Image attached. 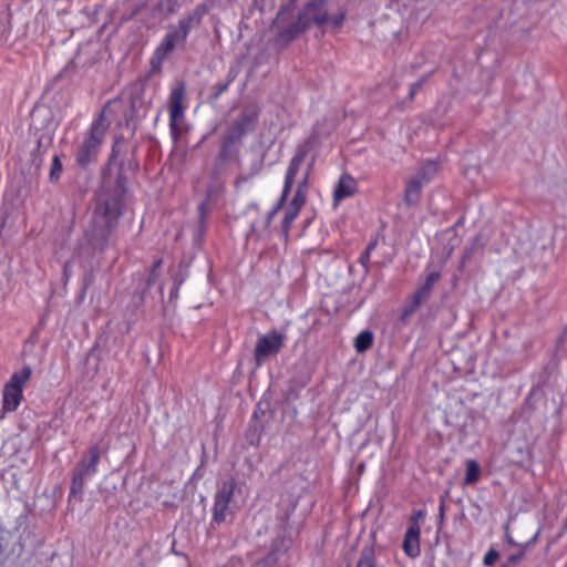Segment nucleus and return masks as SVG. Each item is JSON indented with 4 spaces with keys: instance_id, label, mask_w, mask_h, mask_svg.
Segmentation results:
<instances>
[{
    "instance_id": "nucleus-1",
    "label": "nucleus",
    "mask_w": 567,
    "mask_h": 567,
    "mask_svg": "<svg viewBox=\"0 0 567 567\" xmlns=\"http://www.w3.org/2000/svg\"><path fill=\"white\" fill-rule=\"evenodd\" d=\"M297 0H289L278 11L274 21V29L277 32L276 42L287 45L312 23L323 25L328 21V12L323 9L324 0H313L301 11L295 13Z\"/></svg>"
},
{
    "instance_id": "nucleus-2",
    "label": "nucleus",
    "mask_w": 567,
    "mask_h": 567,
    "mask_svg": "<svg viewBox=\"0 0 567 567\" xmlns=\"http://www.w3.org/2000/svg\"><path fill=\"white\" fill-rule=\"evenodd\" d=\"M122 215V202L110 198L99 206L92 218V226L86 231L89 243L94 249L104 250L109 246L112 231L117 227Z\"/></svg>"
},
{
    "instance_id": "nucleus-3",
    "label": "nucleus",
    "mask_w": 567,
    "mask_h": 567,
    "mask_svg": "<svg viewBox=\"0 0 567 567\" xmlns=\"http://www.w3.org/2000/svg\"><path fill=\"white\" fill-rule=\"evenodd\" d=\"M110 123L106 121L104 112L93 120L75 154V164L79 167L86 169L97 162Z\"/></svg>"
},
{
    "instance_id": "nucleus-4",
    "label": "nucleus",
    "mask_w": 567,
    "mask_h": 567,
    "mask_svg": "<svg viewBox=\"0 0 567 567\" xmlns=\"http://www.w3.org/2000/svg\"><path fill=\"white\" fill-rule=\"evenodd\" d=\"M102 451L99 444H93L83 454L72 472V482L68 499L82 501L86 482L91 481L99 471Z\"/></svg>"
},
{
    "instance_id": "nucleus-5",
    "label": "nucleus",
    "mask_w": 567,
    "mask_h": 567,
    "mask_svg": "<svg viewBox=\"0 0 567 567\" xmlns=\"http://www.w3.org/2000/svg\"><path fill=\"white\" fill-rule=\"evenodd\" d=\"M236 492L240 493V488L234 476H229L218 486L214 495L213 522L216 524L225 523L227 517L235 513L234 497Z\"/></svg>"
},
{
    "instance_id": "nucleus-6",
    "label": "nucleus",
    "mask_w": 567,
    "mask_h": 567,
    "mask_svg": "<svg viewBox=\"0 0 567 567\" xmlns=\"http://www.w3.org/2000/svg\"><path fill=\"white\" fill-rule=\"evenodd\" d=\"M32 375V368L24 365L11 374L2 391V411L11 413L18 410L23 400V389Z\"/></svg>"
},
{
    "instance_id": "nucleus-7",
    "label": "nucleus",
    "mask_w": 567,
    "mask_h": 567,
    "mask_svg": "<svg viewBox=\"0 0 567 567\" xmlns=\"http://www.w3.org/2000/svg\"><path fill=\"white\" fill-rule=\"evenodd\" d=\"M186 93L184 82H179L171 89L169 92V134L172 140L176 143L181 136L178 122L184 118L185 106L183 104Z\"/></svg>"
},
{
    "instance_id": "nucleus-8",
    "label": "nucleus",
    "mask_w": 567,
    "mask_h": 567,
    "mask_svg": "<svg viewBox=\"0 0 567 567\" xmlns=\"http://www.w3.org/2000/svg\"><path fill=\"white\" fill-rule=\"evenodd\" d=\"M285 340L286 336L278 332L277 330H271L268 333L259 337L254 350L256 364L260 367L266 361V359L279 353L284 347Z\"/></svg>"
},
{
    "instance_id": "nucleus-9",
    "label": "nucleus",
    "mask_w": 567,
    "mask_h": 567,
    "mask_svg": "<svg viewBox=\"0 0 567 567\" xmlns=\"http://www.w3.org/2000/svg\"><path fill=\"white\" fill-rule=\"evenodd\" d=\"M311 147H312V142L310 138L307 140L303 144L298 145L296 153L292 156V158L290 159L287 172H286L284 188H282L281 196H280V203H285L288 195L290 194L295 177L298 174V172H299L301 165L303 164Z\"/></svg>"
},
{
    "instance_id": "nucleus-10",
    "label": "nucleus",
    "mask_w": 567,
    "mask_h": 567,
    "mask_svg": "<svg viewBox=\"0 0 567 567\" xmlns=\"http://www.w3.org/2000/svg\"><path fill=\"white\" fill-rule=\"evenodd\" d=\"M186 40L187 35L178 27H169L161 44L156 48L154 58L162 63L176 47L185 44Z\"/></svg>"
},
{
    "instance_id": "nucleus-11",
    "label": "nucleus",
    "mask_w": 567,
    "mask_h": 567,
    "mask_svg": "<svg viewBox=\"0 0 567 567\" xmlns=\"http://www.w3.org/2000/svg\"><path fill=\"white\" fill-rule=\"evenodd\" d=\"M209 8L206 3H198L192 11L187 12L182 19L178 20L177 27L187 37L192 30L198 28L208 13Z\"/></svg>"
},
{
    "instance_id": "nucleus-12",
    "label": "nucleus",
    "mask_w": 567,
    "mask_h": 567,
    "mask_svg": "<svg viewBox=\"0 0 567 567\" xmlns=\"http://www.w3.org/2000/svg\"><path fill=\"white\" fill-rule=\"evenodd\" d=\"M431 293L432 291L421 285L404 305L401 315L402 319H406L412 316L422 303L426 302L431 298Z\"/></svg>"
},
{
    "instance_id": "nucleus-13",
    "label": "nucleus",
    "mask_w": 567,
    "mask_h": 567,
    "mask_svg": "<svg viewBox=\"0 0 567 567\" xmlns=\"http://www.w3.org/2000/svg\"><path fill=\"white\" fill-rule=\"evenodd\" d=\"M420 536L421 528L420 527H408L404 539H403V551L410 558H416L421 554L420 547Z\"/></svg>"
},
{
    "instance_id": "nucleus-14",
    "label": "nucleus",
    "mask_w": 567,
    "mask_h": 567,
    "mask_svg": "<svg viewBox=\"0 0 567 567\" xmlns=\"http://www.w3.org/2000/svg\"><path fill=\"white\" fill-rule=\"evenodd\" d=\"M357 193V182L355 179L348 175L343 174L338 183V186L336 187L333 192V198L334 200H342L347 197H350Z\"/></svg>"
},
{
    "instance_id": "nucleus-15",
    "label": "nucleus",
    "mask_w": 567,
    "mask_h": 567,
    "mask_svg": "<svg viewBox=\"0 0 567 567\" xmlns=\"http://www.w3.org/2000/svg\"><path fill=\"white\" fill-rule=\"evenodd\" d=\"M424 185L425 184L421 181V178L415 176L406 182L404 189V200L408 205L412 206L419 203Z\"/></svg>"
},
{
    "instance_id": "nucleus-16",
    "label": "nucleus",
    "mask_w": 567,
    "mask_h": 567,
    "mask_svg": "<svg viewBox=\"0 0 567 567\" xmlns=\"http://www.w3.org/2000/svg\"><path fill=\"white\" fill-rule=\"evenodd\" d=\"M440 164L437 161L430 159L426 161L420 168L419 173L415 177H420L421 181L426 185L429 184L435 175L439 173Z\"/></svg>"
},
{
    "instance_id": "nucleus-17",
    "label": "nucleus",
    "mask_w": 567,
    "mask_h": 567,
    "mask_svg": "<svg viewBox=\"0 0 567 567\" xmlns=\"http://www.w3.org/2000/svg\"><path fill=\"white\" fill-rule=\"evenodd\" d=\"M257 120V114L252 112H241L238 117L234 121V125L238 128L243 130V134L246 135L254 128L255 122Z\"/></svg>"
},
{
    "instance_id": "nucleus-18",
    "label": "nucleus",
    "mask_w": 567,
    "mask_h": 567,
    "mask_svg": "<svg viewBox=\"0 0 567 567\" xmlns=\"http://www.w3.org/2000/svg\"><path fill=\"white\" fill-rule=\"evenodd\" d=\"M373 332L370 330H363L355 337L353 347L358 353H363L373 346Z\"/></svg>"
},
{
    "instance_id": "nucleus-19",
    "label": "nucleus",
    "mask_w": 567,
    "mask_h": 567,
    "mask_svg": "<svg viewBox=\"0 0 567 567\" xmlns=\"http://www.w3.org/2000/svg\"><path fill=\"white\" fill-rule=\"evenodd\" d=\"M511 461L519 466L530 461V451L526 443L517 445L514 451L511 452Z\"/></svg>"
},
{
    "instance_id": "nucleus-20",
    "label": "nucleus",
    "mask_w": 567,
    "mask_h": 567,
    "mask_svg": "<svg viewBox=\"0 0 567 567\" xmlns=\"http://www.w3.org/2000/svg\"><path fill=\"white\" fill-rule=\"evenodd\" d=\"M481 477L480 464L475 460L466 462V474L464 477V485H473L478 482Z\"/></svg>"
},
{
    "instance_id": "nucleus-21",
    "label": "nucleus",
    "mask_w": 567,
    "mask_h": 567,
    "mask_svg": "<svg viewBox=\"0 0 567 567\" xmlns=\"http://www.w3.org/2000/svg\"><path fill=\"white\" fill-rule=\"evenodd\" d=\"M355 567H377L374 546H365L362 548Z\"/></svg>"
},
{
    "instance_id": "nucleus-22",
    "label": "nucleus",
    "mask_w": 567,
    "mask_h": 567,
    "mask_svg": "<svg viewBox=\"0 0 567 567\" xmlns=\"http://www.w3.org/2000/svg\"><path fill=\"white\" fill-rule=\"evenodd\" d=\"M300 213V209L296 208L295 206H289L285 210V216L282 219V234L285 238L287 239L289 236V231L291 228L292 223L298 217Z\"/></svg>"
},
{
    "instance_id": "nucleus-23",
    "label": "nucleus",
    "mask_w": 567,
    "mask_h": 567,
    "mask_svg": "<svg viewBox=\"0 0 567 567\" xmlns=\"http://www.w3.org/2000/svg\"><path fill=\"white\" fill-rule=\"evenodd\" d=\"M235 76L236 75L231 71H229L226 82L216 83L213 86V93L209 96V101H217L221 96V94H224L228 90L229 85L234 82Z\"/></svg>"
},
{
    "instance_id": "nucleus-24",
    "label": "nucleus",
    "mask_w": 567,
    "mask_h": 567,
    "mask_svg": "<svg viewBox=\"0 0 567 567\" xmlns=\"http://www.w3.org/2000/svg\"><path fill=\"white\" fill-rule=\"evenodd\" d=\"M245 135L243 134V130L236 127L234 124L225 133L223 140L230 144H236L239 142Z\"/></svg>"
},
{
    "instance_id": "nucleus-25",
    "label": "nucleus",
    "mask_w": 567,
    "mask_h": 567,
    "mask_svg": "<svg viewBox=\"0 0 567 567\" xmlns=\"http://www.w3.org/2000/svg\"><path fill=\"white\" fill-rule=\"evenodd\" d=\"M62 173V163L59 154H54L52 158L51 169H50V181L56 182L60 179Z\"/></svg>"
},
{
    "instance_id": "nucleus-26",
    "label": "nucleus",
    "mask_w": 567,
    "mask_h": 567,
    "mask_svg": "<svg viewBox=\"0 0 567 567\" xmlns=\"http://www.w3.org/2000/svg\"><path fill=\"white\" fill-rule=\"evenodd\" d=\"M440 278L441 274L439 271H432L426 276V279L422 286L432 291L434 285L440 280Z\"/></svg>"
},
{
    "instance_id": "nucleus-27",
    "label": "nucleus",
    "mask_w": 567,
    "mask_h": 567,
    "mask_svg": "<svg viewBox=\"0 0 567 567\" xmlns=\"http://www.w3.org/2000/svg\"><path fill=\"white\" fill-rule=\"evenodd\" d=\"M540 534V529H538L529 540H527L526 543H516L514 539L512 538H508V543L513 546H517L519 548H524V549H527L528 547H530L533 544L536 543L538 536Z\"/></svg>"
},
{
    "instance_id": "nucleus-28",
    "label": "nucleus",
    "mask_w": 567,
    "mask_h": 567,
    "mask_svg": "<svg viewBox=\"0 0 567 567\" xmlns=\"http://www.w3.org/2000/svg\"><path fill=\"white\" fill-rule=\"evenodd\" d=\"M425 82V79L419 80L410 85L408 99L412 101L415 95L419 93V91L422 89L423 84Z\"/></svg>"
},
{
    "instance_id": "nucleus-29",
    "label": "nucleus",
    "mask_w": 567,
    "mask_h": 567,
    "mask_svg": "<svg viewBox=\"0 0 567 567\" xmlns=\"http://www.w3.org/2000/svg\"><path fill=\"white\" fill-rule=\"evenodd\" d=\"M498 556H499L498 551L494 548H491L489 550H487V553L485 554V556L483 558L484 565L492 566L496 561Z\"/></svg>"
},
{
    "instance_id": "nucleus-30",
    "label": "nucleus",
    "mask_w": 567,
    "mask_h": 567,
    "mask_svg": "<svg viewBox=\"0 0 567 567\" xmlns=\"http://www.w3.org/2000/svg\"><path fill=\"white\" fill-rule=\"evenodd\" d=\"M306 198H307V195L301 194V192H296L289 206H295L296 208L301 209V207L306 203Z\"/></svg>"
},
{
    "instance_id": "nucleus-31",
    "label": "nucleus",
    "mask_w": 567,
    "mask_h": 567,
    "mask_svg": "<svg viewBox=\"0 0 567 567\" xmlns=\"http://www.w3.org/2000/svg\"><path fill=\"white\" fill-rule=\"evenodd\" d=\"M161 266H162V259H157L154 261L152 269H151V275L147 279L148 287H151L155 282V279L157 276V270L159 269Z\"/></svg>"
},
{
    "instance_id": "nucleus-32",
    "label": "nucleus",
    "mask_w": 567,
    "mask_h": 567,
    "mask_svg": "<svg viewBox=\"0 0 567 567\" xmlns=\"http://www.w3.org/2000/svg\"><path fill=\"white\" fill-rule=\"evenodd\" d=\"M328 18L329 19H328V21L326 23L330 22L333 27L340 28L342 25L343 21H344L346 13L344 12H340L339 14H336V16H332V17H330L328 14Z\"/></svg>"
},
{
    "instance_id": "nucleus-33",
    "label": "nucleus",
    "mask_w": 567,
    "mask_h": 567,
    "mask_svg": "<svg viewBox=\"0 0 567 567\" xmlns=\"http://www.w3.org/2000/svg\"><path fill=\"white\" fill-rule=\"evenodd\" d=\"M425 516V512L424 511H416L412 514V516L410 517V525L409 527H420V519H422L423 517Z\"/></svg>"
},
{
    "instance_id": "nucleus-34",
    "label": "nucleus",
    "mask_w": 567,
    "mask_h": 567,
    "mask_svg": "<svg viewBox=\"0 0 567 567\" xmlns=\"http://www.w3.org/2000/svg\"><path fill=\"white\" fill-rule=\"evenodd\" d=\"M233 146V144L230 143H227L226 141L223 140L221 142V148H220V152H219V157L221 159H227L229 157V154H230V147Z\"/></svg>"
},
{
    "instance_id": "nucleus-35",
    "label": "nucleus",
    "mask_w": 567,
    "mask_h": 567,
    "mask_svg": "<svg viewBox=\"0 0 567 567\" xmlns=\"http://www.w3.org/2000/svg\"><path fill=\"white\" fill-rule=\"evenodd\" d=\"M371 254L369 251H363L359 257V264L364 268V271L369 270Z\"/></svg>"
},
{
    "instance_id": "nucleus-36",
    "label": "nucleus",
    "mask_w": 567,
    "mask_h": 567,
    "mask_svg": "<svg viewBox=\"0 0 567 567\" xmlns=\"http://www.w3.org/2000/svg\"><path fill=\"white\" fill-rule=\"evenodd\" d=\"M284 203H280V200L278 202V204L267 214V217H266V227H268L272 220V218L277 215V213L279 212V209L281 208Z\"/></svg>"
},
{
    "instance_id": "nucleus-37",
    "label": "nucleus",
    "mask_w": 567,
    "mask_h": 567,
    "mask_svg": "<svg viewBox=\"0 0 567 567\" xmlns=\"http://www.w3.org/2000/svg\"><path fill=\"white\" fill-rule=\"evenodd\" d=\"M525 551H526V549L520 548L519 553L509 555L508 556V563H511V564L519 563L524 558Z\"/></svg>"
},
{
    "instance_id": "nucleus-38",
    "label": "nucleus",
    "mask_w": 567,
    "mask_h": 567,
    "mask_svg": "<svg viewBox=\"0 0 567 567\" xmlns=\"http://www.w3.org/2000/svg\"><path fill=\"white\" fill-rule=\"evenodd\" d=\"M308 190V174L303 177V179L299 183L296 192H301V194L307 195Z\"/></svg>"
},
{
    "instance_id": "nucleus-39",
    "label": "nucleus",
    "mask_w": 567,
    "mask_h": 567,
    "mask_svg": "<svg viewBox=\"0 0 567 567\" xmlns=\"http://www.w3.org/2000/svg\"><path fill=\"white\" fill-rule=\"evenodd\" d=\"M71 275H72V272H71V268H70V262L66 261L63 265V277H64L65 282L69 281Z\"/></svg>"
},
{
    "instance_id": "nucleus-40",
    "label": "nucleus",
    "mask_w": 567,
    "mask_h": 567,
    "mask_svg": "<svg viewBox=\"0 0 567 567\" xmlns=\"http://www.w3.org/2000/svg\"><path fill=\"white\" fill-rule=\"evenodd\" d=\"M118 147H117V141L112 145V148H111V154H110V158H109V162H112L113 159H115L117 156H118Z\"/></svg>"
},
{
    "instance_id": "nucleus-41",
    "label": "nucleus",
    "mask_w": 567,
    "mask_h": 567,
    "mask_svg": "<svg viewBox=\"0 0 567 567\" xmlns=\"http://www.w3.org/2000/svg\"><path fill=\"white\" fill-rule=\"evenodd\" d=\"M378 237L371 239V241L368 244L367 248H365V251H369L370 254H372V251L377 248L378 246Z\"/></svg>"
},
{
    "instance_id": "nucleus-42",
    "label": "nucleus",
    "mask_w": 567,
    "mask_h": 567,
    "mask_svg": "<svg viewBox=\"0 0 567 567\" xmlns=\"http://www.w3.org/2000/svg\"><path fill=\"white\" fill-rule=\"evenodd\" d=\"M198 213H199L200 221L203 223V221H204V219H205V215H206V203H202V204L198 206Z\"/></svg>"
},
{
    "instance_id": "nucleus-43",
    "label": "nucleus",
    "mask_w": 567,
    "mask_h": 567,
    "mask_svg": "<svg viewBox=\"0 0 567 567\" xmlns=\"http://www.w3.org/2000/svg\"><path fill=\"white\" fill-rule=\"evenodd\" d=\"M117 183L121 186L125 183V177L121 173L117 176Z\"/></svg>"
},
{
    "instance_id": "nucleus-44",
    "label": "nucleus",
    "mask_w": 567,
    "mask_h": 567,
    "mask_svg": "<svg viewBox=\"0 0 567 567\" xmlns=\"http://www.w3.org/2000/svg\"><path fill=\"white\" fill-rule=\"evenodd\" d=\"M364 464L360 465V471H363Z\"/></svg>"
},
{
    "instance_id": "nucleus-45",
    "label": "nucleus",
    "mask_w": 567,
    "mask_h": 567,
    "mask_svg": "<svg viewBox=\"0 0 567 567\" xmlns=\"http://www.w3.org/2000/svg\"><path fill=\"white\" fill-rule=\"evenodd\" d=\"M501 567H509L508 564H503Z\"/></svg>"
},
{
    "instance_id": "nucleus-46",
    "label": "nucleus",
    "mask_w": 567,
    "mask_h": 567,
    "mask_svg": "<svg viewBox=\"0 0 567 567\" xmlns=\"http://www.w3.org/2000/svg\"><path fill=\"white\" fill-rule=\"evenodd\" d=\"M252 567H258V565H255V566H252Z\"/></svg>"
}]
</instances>
